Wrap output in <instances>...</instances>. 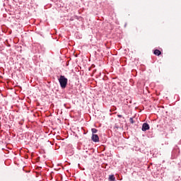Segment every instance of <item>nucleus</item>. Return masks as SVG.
I'll use <instances>...</instances> for the list:
<instances>
[{"label": "nucleus", "mask_w": 181, "mask_h": 181, "mask_svg": "<svg viewBox=\"0 0 181 181\" xmlns=\"http://www.w3.org/2000/svg\"><path fill=\"white\" fill-rule=\"evenodd\" d=\"M91 139L93 142H100V137L97 134H92Z\"/></svg>", "instance_id": "nucleus-2"}, {"label": "nucleus", "mask_w": 181, "mask_h": 181, "mask_svg": "<svg viewBox=\"0 0 181 181\" xmlns=\"http://www.w3.org/2000/svg\"><path fill=\"white\" fill-rule=\"evenodd\" d=\"M109 180L110 181H115V177L114 176V175H110L109 176Z\"/></svg>", "instance_id": "nucleus-6"}, {"label": "nucleus", "mask_w": 181, "mask_h": 181, "mask_svg": "<svg viewBox=\"0 0 181 181\" xmlns=\"http://www.w3.org/2000/svg\"><path fill=\"white\" fill-rule=\"evenodd\" d=\"M67 78L64 76H61L59 78V83L62 88L67 87Z\"/></svg>", "instance_id": "nucleus-1"}, {"label": "nucleus", "mask_w": 181, "mask_h": 181, "mask_svg": "<svg viewBox=\"0 0 181 181\" xmlns=\"http://www.w3.org/2000/svg\"><path fill=\"white\" fill-rule=\"evenodd\" d=\"M153 54H154L156 56H160V54H162V52H161L159 49H156V50H154Z\"/></svg>", "instance_id": "nucleus-4"}, {"label": "nucleus", "mask_w": 181, "mask_h": 181, "mask_svg": "<svg viewBox=\"0 0 181 181\" xmlns=\"http://www.w3.org/2000/svg\"><path fill=\"white\" fill-rule=\"evenodd\" d=\"M149 124L148 123H144L142 125L141 131H148L149 129Z\"/></svg>", "instance_id": "nucleus-3"}, {"label": "nucleus", "mask_w": 181, "mask_h": 181, "mask_svg": "<svg viewBox=\"0 0 181 181\" xmlns=\"http://www.w3.org/2000/svg\"><path fill=\"white\" fill-rule=\"evenodd\" d=\"M91 132H92V135H95V134H97V132H98V130L95 128H93L91 129Z\"/></svg>", "instance_id": "nucleus-5"}, {"label": "nucleus", "mask_w": 181, "mask_h": 181, "mask_svg": "<svg viewBox=\"0 0 181 181\" xmlns=\"http://www.w3.org/2000/svg\"><path fill=\"white\" fill-rule=\"evenodd\" d=\"M129 121H130L131 124H134V119L132 117H131L129 119Z\"/></svg>", "instance_id": "nucleus-7"}, {"label": "nucleus", "mask_w": 181, "mask_h": 181, "mask_svg": "<svg viewBox=\"0 0 181 181\" xmlns=\"http://www.w3.org/2000/svg\"><path fill=\"white\" fill-rule=\"evenodd\" d=\"M117 117H118L119 118H122V115H118Z\"/></svg>", "instance_id": "nucleus-8"}]
</instances>
